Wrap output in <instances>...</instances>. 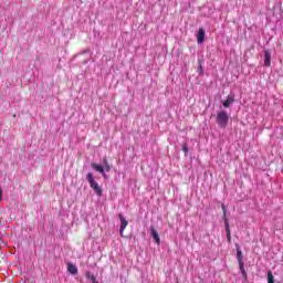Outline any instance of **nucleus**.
<instances>
[{"label":"nucleus","mask_w":283,"mask_h":283,"mask_svg":"<svg viewBox=\"0 0 283 283\" xmlns=\"http://www.w3.org/2000/svg\"><path fill=\"white\" fill-rule=\"evenodd\" d=\"M86 180H87L91 189H93L95 191L96 196H98V198H102L103 197V188H101L98 182H96V179H94V174L88 172L86 175Z\"/></svg>","instance_id":"1"},{"label":"nucleus","mask_w":283,"mask_h":283,"mask_svg":"<svg viewBox=\"0 0 283 283\" xmlns=\"http://www.w3.org/2000/svg\"><path fill=\"white\" fill-rule=\"evenodd\" d=\"M216 123L221 129H226L229 125V114L226 111L218 112Z\"/></svg>","instance_id":"2"},{"label":"nucleus","mask_w":283,"mask_h":283,"mask_svg":"<svg viewBox=\"0 0 283 283\" xmlns=\"http://www.w3.org/2000/svg\"><path fill=\"white\" fill-rule=\"evenodd\" d=\"M118 218L120 220L119 233L123 238V233H124L125 229H127V224H129V222L127 221V219H125V217L122 213L118 214Z\"/></svg>","instance_id":"3"},{"label":"nucleus","mask_w":283,"mask_h":283,"mask_svg":"<svg viewBox=\"0 0 283 283\" xmlns=\"http://www.w3.org/2000/svg\"><path fill=\"white\" fill-rule=\"evenodd\" d=\"M235 103V95L234 94H229L227 96V99L222 102L223 107L229 108L231 105Z\"/></svg>","instance_id":"4"},{"label":"nucleus","mask_w":283,"mask_h":283,"mask_svg":"<svg viewBox=\"0 0 283 283\" xmlns=\"http://www.w3.org/2000/svg\"><path fill=\"white\" fill-rule=\"evenodd\" d=\"M92 169H95V171H98L99 174H102L103 178H107V174H105V168H103V166L93 163L91 164Z\"/></svg>","instance_id":"5"},{"label":"nucleus","mask_w":283,"mask_h":283,"mask_svg":"<svg viewBox=\"0 0 283 283\" xmlns=\"http://www.w3.org/2000/svg\"><path fill=\"white\" fill-rule=\"evenodd\" d=\"M205 36H206L205 29L199 28V31L197 33V43L199 44L205 43Z\"/></svg>","instance_id":"6"},{"label":"nucleus","mask_w":283,"mask_h":283,"mask_svg":"<svg viewBox=\"0 0 283 283\" xmlns=\"http://www.w3.org/2000/svg\"><path fill=\"white\" fill-rule=\"evenodd\" d=\"M264 66L271 67V51L269 50L264 51Z\"/></svg>","instance_id":"7"},{"label":"nucleus","mask_w":283,"mask_h":283,"mask_svg":"<svg viewBox=\"0 0 283 283\" xmlns=\"http://www.w3.org/2000/svg\"><path fill=\"white\" fill-rule=\"evenodd\" d=\"M150 234H151L153 239L155 240V242L157 244H160V235H158V231L156 230L155 227H150Z\"/></svg>","instance_id":"8"},{"label":"nucleus","mask_w":283,"mask_h":283,"mask_svg":"<svg viewBox=\"0 0 283 283\" xmlns=\"http://www.w3.org/2000/svg\"><path fill=\"white\" fill-rule=\"evenodd\" d=\"M67 271L71 273V275H77L78 274V268L74 265L73 263L67 264Z\"/></svg>","instance_id":"9"},{"label":"nucleus","mask_w":283,"mask_h":283,"mask_svg":"<svg viewBox=\"0 0 283 283\" xmlns=\"http://www.w3.org/2000/svg\"><path fill=\"white\" fill-rule=\"evenodd\" d=\"M239 269L244 280H248L247 270H244V261L239 262Z\"/></svg>","instance_id":"10"},{"label":"nucleus","mask_w":283,"mask_h":283,"mask_svg":"<svg viewBox=\"0 0 283 283\" xmlns=\"http://www.w3.org/2000/svg\"><path fill=\"white\" fill-rule=\"evenodd\" d=\"M85 277L87 280H91L92 283H98V281L96 280V276L94 274H92V272H86Z\"/></svg>","instance_id":"11"},{"label":"nucleus","mask_w":283,"mask_h":283,"mask_svg":"<svg viewBox=\"0 0 283 283\" xmlns=\"http://www.w3.org/2000/svg\"><path fill=\"white\" fill-rule=\"evenodd\" d=\"M268 283H275V276H273L271 271H268Z\"/></svg>","instance_id":"12"},{"label":"nucleus","mask_w":283,"mask_h":283,"mask_svg":"<svg viewBox=\"0 0 283 283\" xmlns=\"http://www.w3.org/2000/svg\"><path fill=\"white\" fill-rule=\"evenodd\" d=\"M226 233L227 235H231V228L229 227V219H224Z\"/></svg>","instance_id":"13"},{"label":"nucleus","mask_w":283,"mask_h":283,"mask_svg":"<svg viewBox=\"0 0 283 283\" xmlns=\"http://www.w3.org/2000/svg\"><path fill=\"white\" fill-rule=\"evenodd\" d=\"M181 149H182L185 156H187L189 154V146L187 145V143H184L181 145Z\"/></svg>","instance_id":"14"},{"label":"nucleus","mask_w":283,"mask_h":283,"mask_svg":"<svg viewBox=\"0 0 283 283\" xmlns=\"http://www.w3.org/2000/svg\"><path fill=\"white\" fill-rule=\"evenodd\" d=\"M237 260H238V262H243L242 261V250H240V249H237Z\"/></svg>","instance_id":"15"},{"label":"nucleus","mask_w":283,"mask_h":283,"mask_svg":"<svg viewBox=\"0 0 283 283\" xmlns=\"http://www.w3.org/2000/svg\"><path fill=\"white\" fill-rule=\"evenodd\" d=\"M104 169L105 171H111L112 167H109V161L107 159H104Z\"/></svg>","instance_id":"16"},{"label":"nucleus","mask_w":283,"mask_h":283,"mask_svg":"<svg viewBox=\"0 0 283 283\" xmlns=\"http://www.w3.org/2000/svg\"><path fill=\"white\" fill-rule=\"evenodd\" d=\"M221 209L223 211V218L226 220L227 219V207L224 206V203L221 205Z\"/></svg>","instance_id":"17"},{"label":"nucleus","mask_w":283,"mask_h":283,"mask_svg":"<svg viewBox=\"0 0 283 283\" xmlns=\"http://www.w3.org/2000/svg\"><path fill=\"white\" fill-rule=\"evenodd\" d=\"M1 200H3V189H1V187H0V202H1Z\"/></svg>","instance_id":"18"},{"label":"nucleus","mask_w":283,"mask_h":283,"mask_svg":"<svg viewBox=\"0 0 283 283\" xmlns=\"http://www.w3.org/2000/svg\"><path fill=\"white\" fill-rule=\"evenodd\" d=\"M228 242H231V234H227Z\"/></svg>","instance_id":"19"},{"label":"nucleus","mask_w":283,"mask_h":283,"mask_svg":"<svg viewBox=\"0 0 283 283\" xmlns=\"http://www.w3.org/2000/svg\"><path fill=\"white\" fill-rule=\"evenodd\" d=\"M199 72H202V67L200 66Z\"/></svg>","instance_id":"20"}]
</instances>
